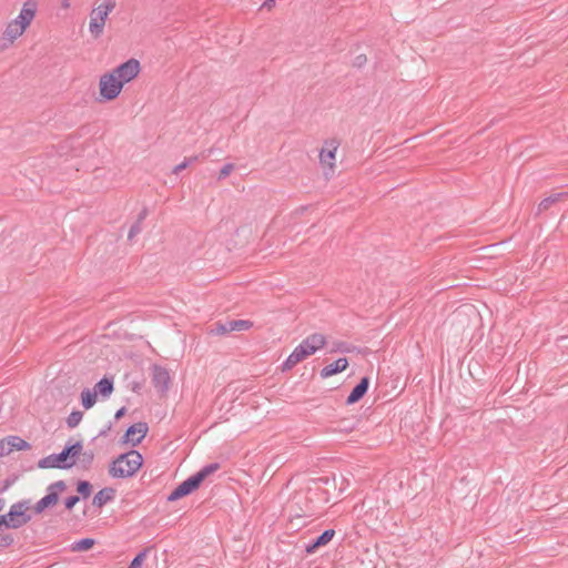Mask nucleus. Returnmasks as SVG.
Masks as SVG:
<instances>
[{
  "label": "nucleus",
  "mask_w": 568,
  "mask_h": 568,
  "mask_svg": "<svg viewBox=\"0 0 568 568\" xmlns=\"http://www.w3.org/2000/svg\"><path fill=\"white\" fill-rule=\"evenodd\" d=\"M38 9V3L36 0H27L22 9L20 10L19 16L10 21L4 31L2 32V36L0 38V50H7L10 48L14 41L21 37L27 28L31 24L33 21L36 13Z\"/></svg>",
  "instance_id": "nucleus-1"
},
{
  "label": "nucleus",
  "mask_w": 568,
  "mask_h": 568,
  "mask_svg": "<svg viewBox=\"0 0 568 568\" xmlns=\"http://www.w3.org/2000/svg\"><path fill=\"white\" fill-rule=\"evenodd\" d=\"M326 337L323 334L314 333L307 336L302 343L294 348L288 357L282 364V371H291L307 356L313 355L316 351L324 347Z\"/></svg>",
  "instance_id": "nucleus-2"
},
{
  "label": "nucleus",
  "mask_w": 568,
  "mask_h": 568,
  "mask_svg": "<svg viewBox=\"0 0 568 568\" xmlns=\"http://www.w3.org/2000/svg\"><path fill=\"white\" fill-rule=\"evenodd\" d=\"M142 463V455L138 450H130L112 462L109 473L114 478L132 477L141 468Z\"/></svg>",
  "instance_id": "nucleus-3"
},
{
  "label": "nucleus",
  "mask_w": 568,
  "mask_h": 568,
  "mask_svg": "<svg viewBox=\"0 0 568 568\" xmlns=\"http://www.w3.org/2000/svg\"><path fill=\"white\" fill-rule=\"evenodd\" d=\"M116 7V0H104L103 3L95 7L90 13L89 31L94 39L102 36L108 16Z\"/></svg>",
  "instance_id": "nucleus-4"
},
{
  "label": "nucleus",
  "mask_w": 568,
  "mask_h": 568,
  "mask_svg": "<svg viewBox=\"0 0 568 568\" xmlns=\"http://www.w3.org/2000/svg\"><path fill=\"white\" fill-rule=\"evenodd\" d=\"M292 515L297 518H315L318 511L307 495H295L290 505Z\"/></svg>",
  "instance_id": "nucleus-5"
},
{
  "label": "nucleus",
  "mask_w": 568,
  "mask_h": 568,
  "mask_svg": "<svg viewBox=\"0 0 568 568\" xmlns=\"http://www.w3.org/2000/svg\"><path fill=\"white\" fill-rule=\"evenodd\" d=\"M100 94L105 101H112L119 97L122 91V82L119 81L114 73H104L99 82Z\"/></svg>",
  "instance_id": "nucleus-6"
},
{
  "label": "nucleus",
  "mask_w": 568,
  "mask_h": 568,
  "mask_svg": "<svg viewBox=\"0 0 568 568\" xmlns=\"http://www.w3.org/2000/svg\"><path fill=\"white\" fill-rule=\"evenodd\" d=\"M67 489L63 480H58L48 487V494L34 505V511L41 514L45 508L53 506L59 500V494Z\"/></svg>",
  "instance_id": "nucleus-7"
},
{
  "label": "nucleus",
  "mask_w": 568,
  "mask_h": 568,
  "mask_svg": "<svg viewBox=\"0 0 568 568\" xmlns=\"http://www.w3.org/2000/svg\"><path fill=\"white\" fill-rule=\"evenodd\" d=\"M75 465L74 459H69L65 448L59 454L49 455L39 460L38 466L40 468H61L67 469Z\"/></svg>",
  "instance_id": "nucleus-8"
},
{
  "label": "nucleus",
  "mask_w": 568,
  "mask_h": 568,
  "mask_svg": "<svg viewBox=\"0 0 568 568\" xmlns=\"http://www.w3.org/2000/svg\"><path fill=\"white\" fill-rule=\"evenodd\" d=\"M28 501H18L10 507L7 516L10 519V526L13 529L20 528L31 520V516L27 514Z\"/></svg>",
  "instance_id": "nucleus-9"
},
{
  "label": "nucleus",
  "mask_w": 568,
  "mask_h": 568,
  "mask_svg": "<svg viewBox=\"0 0 568 568\" xmlns=\"http://www.w3.org/2000/svg\"><path fill=\"white\" fill-rule=\"evenodd\" d=\"M140 72V62L136 59H130L112 70L122 85L132 81Z\"/></svg>",
  "instance_id": "nucleus-10"
},
{
  "label": "nucleus",
  "mask_w": 568,
  "mask_h": 568,
  "mask_svg": "<svg viewBox=\"0 0 568 568\" xmlns=\"http://www.w3.org/2000/svg\"><path fill=\"white\" fill-rule=\"evenodd\" d=\"M152 384L161 395H165L171 384V376L169 371L158 364H154L151 368Z\"/></svg>",
  "instance_id": "nucleus-11"
},
{
  "label": "nucleus",
  "mask_w": 568,
  "mask_h": 568,
  "mask_svg": "<svg viewBox=\"0 0 568 568\" xmlns=\"http://www.w3.org/2000/svg\"><path fill=\"white\" fill-rule=\"evenodd\" d=\"M201 485L200 477L193 475L182 481L171 494L168 496V501H175L182 497H185L196 490Z\"/></svg>",
  "instance_id": "nucleus-12"
},
{
  "label": "nucleus",
  "mask_w": 568,
  "mask_h": 568,
  "mask_svg": "<svg viewBox=\"0 0 568 568\" xmlns=\"http://www.w3.org/2000/svg\"><path fill=\"white\" fill-rule=\"evenodd\" d=\"M30 444L23 438L11 435L0 439V457L9 455L13 450H27L30 449Z\"/></svg>",
  "instance_id": "nucleus-13"
},
{
  "label": "nucleus",
  "mask_w": 568,
  "mask_h": 568,
  "mask_svg": "<svg viewBox=\"0 0 568 568\" xmlns=\"http://www.w3.org/2000/svg\"><path fill=\"white\" fill-rule=\"evenodd\" d=\"M568 199V192H557L552 193L549 196L545 197L540 201L538 204L537 213L541 214L544 212H551L554 213L556 210L559 209V203Z\"/></svg>",
  "instance_id": "nucleus-14"
},
{
  "label": "nucleus",
  "mask_w": 568,
  "mask_h": 568,
  "mask_svg": "<svg viewBox=\"0 0 568 568\" xmlns=\"http://www.w3.org/2000/svg\"><path fill=\"white\" fill-rule=\"evenodd\" d=\"M338 148V142L334 139L325 141V146L320 152V162L322 165H327L331 170L334 169L335 154Z\"/></svg>",
  "instance_id": "nucleus-15"
},
{
  "label": "nucleus",
  "mask_w": 568,
  "mask_h": 568,
  "mask_svg": "<svg viewBox=\"0 0 568 568\" xmlns=\"http://www.w3.org/2000/svg\"><path fill=\"white\" fill-rule=\"evenodd\" d=\"M148 433L145 423H136L131 425L124 435V442L131 443L133 446L140 444Z\"/></svg>",
  "instance_id": "nucleus-16"
},
{
  "label": "nucleus",
  "mask_w": 568,
  "mask_h": 568,
  "mask_svg": "<svg viewBox=\"0 0 568 568\" xmlns=\"http://www.w3.org/2000/svg\"><path fill=\"white\" fill-rule=\"evenodd\" d=\"M334 536H335L334 529H326L315 540H313L312 542L306 545V547H305L306 554H313L320 547L327 545L333 539Z\"/></svg>",
  "instance_id": "nucleus-17"
},
{
  "label": "nucleus",
  "mask_w": 568,
  "mask_h": 568,
  "mask_svg": "<svg viewBox=\"0 0 568 568\" xmlns=\"http://www.w3.org/2000/svg\"><path fill=\"white\" fill-rule=\"evenodd\" d=\"M369 386V378L364 376L359 383L353 388L351 394L346 399V404L352 405L357 403L359 399L364 397Z\"/></svg>",
  "instance_id": "nucleus-18"
},
{
  "label": "nucleus",
  "mask_w": 568,
  "mask_h": 568,
  "mask_svg": "<svg viewBox=\"0 0 568 568\" xmlns=\"http://www.w3.org/2000/svg\"><path fill=\"white\" fill-rule=\"evenodd\" d=\"M348 366V361L346 357H341L336 359L334 363L326 365L321 371V376L323 378H327L329 376H333L337 373L344 372Z\"/></svg>",
  "instance_id": "nucleus-19"
},
{
  "label": "nucleus",
  "mask_w": 568,
  "mask_h": 568,
  "mask_svg": "<svg viewBox=\"0 0 568 568\" xmlns=\"http://www.w3.org/2000/svg\"><path fill=\"white\" fill-rule=\"evenodd\" d=\"M114 489L113 488H103L98 491L92 500L93 506L99 508L103 507L106 503L114 498Z\"/></svg>",
  "instance_id": "nucleus-20"
},
{
  "label": "nucleus",
  "mask_w": 568,
  "mask_h": 568,
  "mask_svg": "<svg viewBox=\"0 0 568 568\" xmlns=\"http://www.w3.org/2000/svg\"><path fill=\"white\" fill-rule=\"evenodd\" d=\"M94 388V392H99L102 396H109L113 390V382L108 378H102L95 384Z\"/></svg>",
  "instance_id": "nucleus-21"
},
{
  "label": "nucleus",
  "mask_w": 568,
  "mask_h": 568,
  "mask_svg": "<svg viewBox=\"0 0 568 568\" xmlns=\"http://www.w3.org/2000/svg\"><path fill=\"white\" fill-rule=\"evenodd\" d=\"M82 405L85 409L91 408L97 402V392L90 389H83L81 393Z\"/></svg>",
  "instance_id": "nucleus-22"
},
{
  "label": "nucleus",
  "mask_w": 568,
  "mask_h": 568,
  "mask_svg": "<svg viewBox=\"0 0 568 568\" xmlns=\"http://www.w3.org/2000/svg\"><path fill=\"white\" fill-rule=\"evenodd\" d=\"M253 326V322L247 320H233L230 321V329L233 331H247Z\"/></svg>",
  "instance_id": "nucleus-23"
},
{
  "label": "nucleus",
  "mask_w": 568,
  "mask_h": 568,
  "mask_svg": "<svg viewBox=\"0 0 568 568\" xmlns=\"http://www.w3.org/2000/svg\"><path fill=\"white\" fill-rule=\"evenodd\" d=\"M94 545V539L92 538H83V539H80L79 541H75L71 549L73 551H85V550H89L93 547Z\"/></svg>",
  "instance_id": "nucleus-24"
},
{
  "label": "nucleus",
  "mask_w": 568,
  "mask_h": 568,
  "mask_svg": "<svg viewBox=\"0 0 568 568\" xmlns=\"http://www.w3.org/2000/svg\"><path fill=\"white\" fill-rule=\"evenodd\" d=\"M220 469L219 463H212L206 466H204L200 471H197L195 475L200 477V481L202 483L209 475L213 474Z\"/></svg>",
  "instance_id": "nucleus-25"
},
{
  "label": "nucleus",
  "mask_w": 568,
  "mask_h": 568,
  "mask_svg": "<svg viewBox=\"0 0 568 568\" xmlns=\"http://www.w3.org/2000/svg\"><path fill=\"white\" fill-rule=\"evenodd\" d=\"M64 448L65 452L68 453L69 459L75 460V458H78L82 454L83 446L81 442H75L74 444L65 446Z\"/></svg>",
  "instance_id": "nucleus-26"
},
{
  "label": "nucleus",
  "mask_w": 568,
  "mask_h": 568,
  "mask_svg": "<svg viewBox=\"0 0 568 568\" xmlns=\"http://www.w3.org/2000/svg\"><path fill=\"white\" fill-rule=\"evenodd\" d=\"M83 417V413L80 410H73L67 418V425L69 428L77 427Z\"/></svg>",
  "instance_id": "nucleus-27"
},
{
  "label": "nucleus",
  "mask_w": 568,
  "mask_h": 568,
  "mask_svg": "<svg viewBox=\"0 0 568 568\" xmlns=\"http://www.w3.org/2000/svg\"><path fill=\"white\" fill-rule=\"evenodd\" d=\"M199 160V156L195 155V156H191V158H185L184 161L180 164H178L176 166L173 168L172 170V173L173 174H179L181 171H183L184 169H186L190 164H192L193 162L197 161Z\"/></svg>",
  "instance_id": "nucleus-28"
},
{
  "label": "nucleus",
  "mask_w": 568,
  "mask_h": 568,
  "mask_svg": "<svg viewBox=\"0 0 568 568\" xmlns=\"http://www.w3.org/2000/svg\"><path fill=\"white\" fill-rule=\"evenodd\" d=\"M92 486L87 480H80L78 483L77 490L79 494H81L83 497H88L91 494Z\"/></svg>",
  "instance_id": "nucleus-29"
},
{
  "label": "nucleus",
  "mask_w": 568,
  "mask_h": 568,
  "mask_svg": "<svg viewBox=\"0 0 568 568\" xmlns=\"http://www.w3.org/2000/svg\"><path fill=\"white\" fill-rule=\"evenodd\" d=\"M145 556H146V550H143L141 552H139L134 558L133 560L131 561V564L129 565L128 568H141L142 567V564L145 559Z\"/></svg>",
  "instance_id": "nucleus-30"
},
{
  "label": "nucleus",
  "mask_w": 568,
  "mask_h": 568,
  "mask_svg": "<svg viewBox=\"0 0 568 568\" xmlns=\"http://www.w3.org/2000/svg\"><path fill=\"white\" fill-rule=\"evenodd\" d=\"M212 332L215 333L216 335H225L230 333V322L227 324H223L221 322L215 323Z\"/></svg>",
  "instance_id": "nucleus-31"
},
{
  "label": "nucleus",
  "mask_w": 568,
  "mask_h": 568,
  "mask_svg": "<svg viewBox=\"0 0 568 568\" xmlns=\"http://www.w3.org/2000/svg\"><path fill=\"white\" fill-rule=\"evenodd\" d=\"M94 453L92 450L84 452L82 453L81 464L84 468H89L92 465Z\"/></svg>",
  "instance_id": "nucleus-32"
},
{
  "label": "nucleus",
  "mask_w": 568,
  "mask_h": 568,
  "mask_svg": "<svg viewBox=\"0 0 568 568\" xmlns=\"http://www.w3.org/2000/svg\"><path fill=\"white\" fill-rule=\"evenodd\" d=\"M234 170V165L232 163H226L219 173V180H223L227 178L231 172Z\"/></svg>",
  "instance_id": "nucleus-33"
},
{
  "label": "nucleus",
  "mask_w": 568,
  "mask_h": 568,
  "mask_svg": "<svg viewBox=\"0 0 568 568\" xmlns=\"http://www.w3.org/2000/svg\"><path fill=\"white\" fill-rule=\"evenodd\" d=\"M142 223H139L135 221V223L131 226L130 231H129V240H132L135 235H138L142 227H141Z\"/></svg>",
  "instance_id": "nucleus-34"
},
{
  "label": "nucleus",
  "mask_w": 568,
  "mask_h": 568,
  "mask_svg": "<svg viewBox=\"0 0 568 568\" xmlns=\"http://www.w3.org/2000/svg\"><path fill=\"white\" fill-rule=\"evenodd\" d=\"M13 542V538L10 535H0V547H9Z\"/></svg>",
  "instance_id": "nucleus-35"
},
{
  "label": "nucleus",
  "mask_w": 568,
  "mask_h": 568,
  "mask_svg": "<svg viewBox=\"0 0 568 568\" xmlns=\"http://www.w3.org/2000/svg\"><path fill=\"white\" fill-rule=\"evenodd\" d=\"M79 501V497L78 496H70L65 499L64 504H65V508L67 509H72L74 507V505Z\"/></svg>",
  "instance_id": "nucleus-36"
},
{
  "label": "nucleus",
  "mask_w": 568,
  "mask_h": 568,
  "mask_svg": "<svg viewBox=\"0 0 568 568\" xmlns=\"http://www.w3.org/2000/svg\"><path fill=\"white\" fill-rule=\"evenodd\" d=\"M2 527L11 528V526H10V519H9V517L7 516V514H6V515H1V516H0V529H1Z\"/></svg>",
  "instance_id": "nucleus-37"
},
{
  "label": "nucleus",
  "mask_w": 568,
  "mask_h": 568,
  "mask_svg": "<svg viewBox=\"0 0 568 568\" xmlns=\"http://www.w3.org/2000/svg\"><path fill=\"white\" fill-rule=\"evenodd\" d=\"M275 6V0H265L261 7V9L271 10Z\"/></svg>",
  "instance_id": "nucleus-38"
},
{
  "label": "nucleus",
  "mask_w": 568,
  "mask_h": 568,
  "mask_svg": "<svg viewBox=\"0 0 568 568\" xmlns=\"http://www.w3.org/2000/svg\"><path fill=\"white\" fill-rule=\"evenodd\" d=\"M148 215V209L144 207L138 215V219H136V222L139 223H143L144 219Z\"/></svg>",
  "instance_id": "nucleus-39"
},
{
  "label": "nucleus",
  "mask_w": 568,
  "mask_h": 568,
  "mask_svg": "<svg viewBox=\"0 0 568 568\" xmlns=\"http://www.w3.org/2000/svg\"><path fill=\"white\" fill-rule=\"evenodd\" d=\"M124 413H125V408H124V407L120 408V409L115 413V418H116V419L121 418V417L124 415Z\"/></svg>",
  "instance_id": "nucleus-40"
},
{
  "label": "nucleus",
  "mask_w": 568,
  "mask_h": 568,
  "mask_svg": "<svg viewBox=\"0 0 568 568\" xmlns=\"http://www.w3.org/2000/svg\"><path fill=\"white\" fill-rule=\"evenodd\" d=\"M357 60H358V65H359L361 63L366 61V57L365 55H358Z\"/></svg>",
  "instance_id": "nucleus-41"
},
{
  "label": "nucleus",
  "mask_w": 568,
  "mask_h": 568,
  "mask_svg": "<svg viewBox=\"0 0 568 568\" xmlns=\"http://www.w3.org/2000/svg\"><path fill=\"white\" fill-rule=\"evenodd\" d=\"M69 1H70V0H63V1H62V7H63L64 9H68V8L70 7V2H69Z\"/></svg>",
  "instance_id": "nucleus-42"
}]
</instances>
